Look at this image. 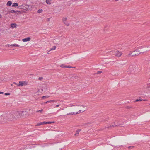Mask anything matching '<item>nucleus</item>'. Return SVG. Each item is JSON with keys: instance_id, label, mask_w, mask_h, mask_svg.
I'll return each mask as SVG.
<instances>
[{"instance_id": "nucleus-35", "label": "nucleus", "mask_w": 150, "mask_h": 150, "mask_svg": "<svg viewBox=\"0 0 150 150\" xmlns=\"http://www.w3.org/2000/svg\"><path fill=\"white\" fill-rule=\"evenodd\" d=\"M43 79V78L42 77H39L38 78V79L40 80H41L42 79Z\"/></svg>"}, {"instance_id": "nucleus-40", "label": "nucleus", "mask_w": 150, "mask_h": 150, "mask_svg": "<svg viewBox=\"0 0 150 150\" xmlns=\"http://www.w3.org/2000/svg\"><path fill=\"white\" fill-rule=\"evenodd\" d=\"M13 84H16V85H17V84H16V83H15V82H13Z\"/></svg>"}, {"instance_id": "nucleus-11", "label": "nucleus", "mask_w": 150, "mask_h": 150, "mask_svg": "<svg viewBox=\"0 0 150 150\" xmlns=\"http://www.w3.org/2000/svg\"><path fill=\"white\" fill-rule=\"evenodd\" d=\"M31 38L30 37H28L26 38L23 39L22 40L23 42H27V41H29L30 40Z\"/></svg>"}, {"instance_id": "nucleus-19", "label": "nucleus", "mask_w": 150, "mask_h": 150, "mask_svg": "<svg viewBox=\"0 0 150 150\" xmlns=\"http://www.w3.org/2000/svg\"><path fill=\"white\" fill-rule=\"evenodd\" d=\"M142 100H144V101H147V100H146V99H145V100H141L140 99H137L136 100V102H137V101H142Z\"/></svg>"}, {"instance_id": "nucleus-28", "label": "nucleus", "mask_w": 150, "mask_h": 150, "mask_svg": "<svg viewBox=\"0 0 150 150\" xmlns=\"http://www.w3.org/2000/svg\"><path fill=\"white\" fill-rule=\"evenodd\" d=\"M42 125V122H41V123H38L36 125V126H40Z\"/></svg>"}, {"instance_id": "nucleus-46", "label": "nucleus", "mask_w": 150, "mask_h": 150, "mask_svg": "<svg viewBox=\"0 0 150 150\" xmlns=\"http://www.w3.org/2000/svg\"><path fill=\"white\" fill-rule=\"evenodd\" d=\"M115 0L116 1H118V0Z\"/></svg>"}, {"instance_id": "nucleus-10", "label": "nucleus", "mask_w": 150, "mask_h": 150, "mask_svg": "<svg viewBox=\"0 0 150 150\" xmlns=\"http://www.w3.org/2000/svg\"><path fill=\"white\" fill-rule=\"evenodd\" d=\"M122 54V53L119 52L118 51H117L115 52V55L118 57H120Z\"/></svg>"}, {"instance_id": "nucleus-31", "label": "nucleus", "mask_w": 150, "mask_h": 150, "mask_svg": "<svg viewBox=\"0 0 150 150\" xmlns=\"http://www.w3.org/2000/svg\"><path fill=\"white\" fill-rule=\"evenodd\" d=\"M134 147V146H129L128 147V149H130V148L132 149V148H133Z\"/></svg>"}, {"instance_id": "nucleus-1", "label": "nucleus", "mask_w": 150, "mask_h": 150, "mask_svg": "<svg viewBox=\"0 0 150 150\" xmlns=\"http://www.w3.org/2000/svg\"><path fill=\"white\" fill-rule=\"evenodd\" d=\"M16 112L15 111H12L9 112L2 114L4 122L11 121L17 119L19 118L18 115H16Z\"/></svg>"}, {"instance_id": "nucleus-20", "label": "nucleus", "mask_w": 150, "mask_h": 150, "mask_svg": "<svg viewBox=\"0 0 150 150\" xmlns=\"http://www.w3.org/2000/svg\"><path fill=\"white\" fill-rule=\"evenodd\" d=\"M12 3L11 1H8L7 3V5L8 6H10L12 4Z\"/></svg>"}, {"instance_id": "nucleus-4", "label": "nucleus", "mask_w": 150, "mask_h": 150, "mask_svg": "<svg viewBox=\"0 0 150 150\" xmlns=\"http://www.w3.org/2000/svg\"><path fill=\"white\" fill-rule=\"evenodd\" d=\"M140 54V52L139 49H136L132 52H130L127 55L128 57H134V56H138Z\"/></svg>"}, {"instance_id": "nucleus-36", "label": "nucleus", "mask_w": 150, "mask_h": 150, "mask_svg": "<svg viewBox=\"0 0 150 150\" xmlns=\"http://www.w3.org/2000/svg\"><path fill=\"white\" fill-rule=\"evenodd\" d=\"M50 101H47V102H45V103H44L45 104H46V103H48V102H50Z\"/></svg>"}, {"instance_id": "nucleus-30", "label": "nucleus", "mask_w": 150, "mask_h": 150, "mask_svg": "<svg viewBox=\"0 0 150 150\" xmlns=\"http://www.w3.org/2000/svg\"><path fill=\"white\" fill-rule=\"evenodd\" d=\"M71 67V66H67L66 67V68H74V67Z\"/></svg>"}, {"instance_id": "nucleus-21", "label": "nucleus", "mask_w": 150, "mask_h": 150, "mask_svg": "<svg viewBox=\"0 0 150 150\" xmlns=\"http://www.w3.org/2000/svg\"><path fill=\"white\" fill-rule=\"evenodd\" d=\"M51 1L52 0H46V2L49 4H50L51 3Z\"/></svg>"}, {"instance_id": "nucleus-42", "label": "nucleus", "mask_w": 150, "mask_h": 150, "mask_svg": "<svg viewBox=\"0 0 150 150\" xmlns=\"http://www.w3.org/2000/svg\"><path fill=\"white\" fill-rule=\"evenodd\" d=\"M99 72L100 73H101L102 72V71H99Z\"/></svg>"}, {"instance_id": "nucleus-45", "label": "nucleus", "mask_w": 150, "mask_h": 150, "mask_svg": "<svg viewBox=\"0 0 150 150\" xmlns=\"http://www.w3.org/2000/svg\"><path fill=\"white\" fill-rule=\"evenodd\" d=\"M39 90H38V91L37 92H39Z\"/></svg>"}, {"instance_id": "nucleus-44", "label": "nucleus", "mask_w": 150, "mask_h": 150, "mask_svg": "<svg viewBox=\"0 0 150 150\" xmlns=\"http://www.w3.org/2000/svg\"><path fill=\"white\" fill-rule=\"evenodd\" d=\"M130 108V107H129H129H127V108Z\"/></svg>"}, {"instance_id": "nucleus-32", "label": "nucleus", "mask_w": 150, "mask_h": 150, "mask_svg": "<svg viewBox=\"0 0 150 150\" xmlns=\"http://www.w3.org/2000/svg\"><path fill=\"white\" fill-rule=\"evenodd\" d=\"M59 106H60V107L61 106H62L61 104L57 105V107H58Z\"/></svg>"}, {"instance_id": "nucleus-7", "label": "nucleus", "mask_w": 150, "mask_h": 150, "mask_svg": "<svg viewBox=\"0 0 150 150\" xmlns=\"http://www.w3.org/2000/svg\"><path fill=\"white\" fill-rule=\"evenodd\" d=\"M27 84V82L26 81H19V83L17 84V86L18 87H21L23 86H26Z\"/></svg>"}, {"instance_id": "nucleus-23", "label": "nucleus", "mask_w": 150, "mask_h": 150, "mask_svg": "<svg viewBox=\"0 0 150 150\" xmlns=\"http://www.w3.org/2000/svg\"><path fill=\"white\" fill-rule=\"evenodd\" d=\"M18 4L17 3H13L12 5L13 7H16L18 6Z\"/></svg>"}, {"instance_id": "nucleus-12", "label": "nucleus", "mask_w": 150, "mask_h": 150, "mask_svg": "<svg viewBox=\"0 0 150 150\" xmlns=\"http://www.w3.org/2000/svg\"><path fill=\"white\" fill-rule=\"evenodd\" d=\"M18 12V11H15L14 10H12L11 11H8L7 13H16V12Z\"/></svg>"}, {"instance_id": "nucleus-33", "label": "nucleus", "mask_w": 150, "mask_h": 150, "mask_svg": "<svg viewBox=\"0 0 150 150\" xmlns=\"http://www.w3.org/2000/svg\"><path fill=\"white\" fill-rule=\"evenodd\" d=\"M10 94V93H6L4 94L5 95H9Z\"/></svg>"}, {"instance_id": "nucleus-6", "label": "nucleus", "mask_w": 150, "mask_h": 150, "mask_svg": "<svg viewBox=\"0 0 150 150\" xmlns=\"http://www.w3.org/2000/svg\"><path fill=\"white\" fill-rule=\"evenodd\" d=\"M64 109L62 106H61L60 108H57V113L58 115L60 116L61 115Z\"/></svg>"}, {"instance_id": "nucleus-43", "label": "nucleus", "mask_w": 150, "mask_h": 150, "mask_svg": "<svg viewBox=\"0 0 150 150\" xmlns=\"http://www.w3.org/2000/svg\"><path fill=\"white\" fill-rule=\"evenodd\" d=\"M41 90V91H42H42H43V90H42V89Z\"/></svg>"}, {"instance_id": "nucleus-34", "label": "nucleus", "mask_w": 150, "mask_h": 150, "mask_svg": "<svg viewBox=\"0 0 150 150\" xmlns=\"http://www.w3.org/2000/svg\"><path fill=\"white\" fill-rule=\"evenodd\" d=\"M42 125L44 124H47V122H42Z\"/></svg>"}, {"instance_id": "nucleus-25", "label": "nucleus", "mask_w": 150, "mask_h": 150, "mask_svg": "<svg viewBox=\"0 0 150 150\" xmlns=\"http://www.w3.org/2000/svg\"><path fill=\"white\" fill-rule=\"evenodd\" d=\"M42 111H43V110L42 109H41V110H37L36 111V112H40V113H42Z\"/></svg>"}, {"instance_id": "nucleus-2", "label": "nucleus", "mask_w": 150, "mask_h": 150, "mask_svg": "<svg viewBox=\"0 0 150 150\" xmlns=\"http://www.w3.org/2000/svg\"><path fill=\"white\" fill-rule=\"evenodd\" d=\"M139 69V67L137 65H134L129 67L127 72L130 74H133L137 72Z\"/></svg>"}, {"instance_id": "nucleus-24", "label": "nucleus", "mask_w": 150, "mask_h": 150, "mask_svg": "<svg viewBox=\"0 0 150 150\" xmlns=\"http://www.w3.org/2000/svg\"><path fill=\"white\" fill-rule=\"evenodd\" d=\"M49 97V96H43L42 97V99H45L47 98H48Z\"/></svg>"}, {"instance_id": "nucleus-29", "label": "nucleus", "mask_w": 150, "mask_h": 150, "mask_svg": "<svg viewBox=\"0 0 150 150\" xmlns=\"http://www.w3.org/2000/svg\"><path fill=\"white\" fill-rule=\"evenodd\" d=\"M43 10L42 9H39L38 11V13H41L42 12Z\"/></svg>"}, {"instance_id": "nucleus-18", "label": "nucleus", "mask_w": 150, "mask_h": 150, "mask_svg": "<svg viewBox=\"0 0 150 150\" xmlns=\"http://www.w3.org/2000/svg\"><path fill=\"white\" fill-rule=\"evenodd\" d=\"M24 8H23V9H25V8H26V9H28L29 8V5H25V4H24Z\"/></svg>"}, {"instance_id": "nucleus-9", "label": "nucleus", "mask_w": 150, "mask_h": 150, "mask_svg": "<svg viewBox=\"0 0 150 150\" xmlns=\"http://www.w3.org/2000/svg\"><path fill=\"white\" fill-rule=\"evenodd\" d=\"M15 111L16 112V115H18V116L22 117L23 116V115H22V113L24 112V111Z\"/></svg>"}, {"instance_id": "nucleus-17", "label": "nucleus", "mask_w": 150, "mask_h": 150, "mask_svg": "<svg viewBox=\"0 0 150 150\" xmlns=\"http://www.w3.org/2000/svg\"><path fill=\"white\" fill-rule=\"evenodd\" d=\"M29 146H30L29 145V144L27 145L26 146H24V147L23 148V150H24V149H25V150L27 149H28L29 148H30Z\"/></svg>"}, {"instance_id": "nucleus-27", "label": "nucleus", "mask_w": 150, "mask_h": 150, "mask_svg": "<svg viewBox=\"0 0 150 150\" xmlns=\"http://www.w3.org/2000/svg\"><path fill=\"white\" fill-rule=\"evenodd\" d=\"M54 122H54V121L47 122V124H50V123H54Z\"/></svg>"}, {"instance_id": "nucleus-3", "label": "nucleus", "mask_w": 150, "mask_h": 150, "mask_svg": "<svg viewBox=\"0 0 150 150\" xmlns=\"http://www.w3.org/2000/svg\"><path fill=\"white\" fill-rule=\"evenodd\" d=\"M70 109L73 112L71 113H69L67 115H74L75 114H77L79 113L78 112V108L77 105H74L71 106V107Z\"/></svg>"}, {"instance_id": "nucleus-15", "label": "nucleus", "mask_w": 150, "mask_h": 150, "mask_svg": "<svg viewBox=\"0 0 150 150\" xmlns=\"http://www.w3.org/2000/svg\"><path fill=\"white\" fill-rule=\"evenodd\" d=\"M17 26V24L16 23H12L11 24V28H16Z\"/></svg>"}, {"instance_id": "nucleus-16", "label": "nucleus", "mask_w": 150, "mask_h": 150, "mask_svg": "<svg viewBox=\"0 0 150 150\" xmlns=\"http://www.w3.org/2000/svg\"><path fill=\"white\" fill-rule=\"evenodd\" d=\"M4 116L2 114H0V121H3L4 122V120L3 117Z\"/></svg>"}, {"instance_id": "nucleus-13", "label": "nucleus", "mask_w": 150, "mask_h": 150, "mask_svg": "<svg viewBox=\"0 0 150 150\" xmlns=\"http://www.w3.org/2000/svg\"><path fill=\"white\" fill-rule=\"evenodd\" d=\"M81 129H79L77 130L76 131V133L74 135L75 136H78L79 135V133L81 131Z\"/></svg>"}, {"instance_id": "nucleus-39", "label": "nucleus", "mask_w": 150, "mask_h": 150, "mask_svg": "<svg viewBox=\"0 0 150 150\" xmlns=\"http://www.w3.org/2000/svg\"><path fill=\"white\" fill-rule=\"evenodd\" d=\"M10 45H11L8 44V45H6V46H10Z\"/></svg>"}, {"instance_id": "nucleus-8", "label": "nucleus", "mask_w": 150, "mask_h": 150, "mask_svg": "<svg viewBox=\"0 0 150 150\" xmlns=\"http://www.w3.org/2000/svg\"><path fill=\"white\" fill-rule=\"evenodd\" d=\"M67 18L66 17H64L62 19L63 22L67 26H69V23L67 21Z\"/></svg>"}, {"instance_id": "nucleus-37", "label": "nucleus", "mask_w": 150, "mask_h": 150, "mask_svg": "<svg viewBox=\"0 0 150 150\" xmlns=\"http://www.w3.org/2000/svg\"><path fill=\"white\" fill-rule=\"evenodd\" d=\"M6 80L5 79V78H4L2 80V81H6Z\"/></svg>"}, {"instance_id": "nucleus-41", "label": "nucleus", "mask_w": 150, "mask_h": 150, "mask_svg": "<svg viewBox=\"0 0 150 150\" xmlns=\"http://www.w3.org/2000/svg\"><path fill=\"white\" fill-rule=\"evenodd\" d=\"M1 17H2L1 16V15L0 14V18H1Z\"/></svg>"}, {"instance_id": "nucleus-38", "label": "nucleus", "mask_w": 150, "mask_h": 150, "mask_svg": "<svg viewBox=\"0 0 150 150\" xmlns=\"http://www.w3.org/2000/svg\"><path fill=\"white\" fill-rule=\"evenodd\" d=\"M4 93V92H0V94H3Z\"/></svg>"}, {"instance_id": "nucleus-26", "label": "nucleus", "mask_w": 150, "mask_h": 150, "mask_svg": "<svg viewBox=\"0 0 150 150\" xmlns=\"http://www.w3.org/2000/svg\"><path fill=\"white\" fill-rule=\"evenodd\" d=\"M67 66H65L64 64H62L61 65L60 67L62 68H66Z\"/></svg>"}, {"instance_id": "nucleus-5", "label": "nucleus", "mask_w": 150, "mask_h": 150, "mask_svg": "<svg viewBox=\"0 0 150 150\" xmlns=\"http://www.w3.org/2000/svg\"><path fill=\"white\" fill-rule=\"evenodd\" d=\"M78 108V112H83L85 111L86 110V108L85 106L81 105H77Z\"/></svg>"}, {"instance_id": "nucleus-14", "label": "nucleus", "mask_w": 150, "mask_h": 150, "mask_svg": "<svg viewBox=\"0 0 150 150\" xmlns=\"http://www.w3.org/2000/svg\"><path fill=\"white\" fill-rule=\"evenodd\" d=\"M56 47L55 46H53L50 49V50L48 51V52H47V53L50 54V51H51L52 50H55L56 49Z\"/></svg>"}, {"instance_id": "nucleus-22", "label": "nucleus", "mask_w": 150, "mask_h": 150, "mask_svg": "<svg viewBox=\"0 0 150 150\" xmlns=\"http://www.w3.org/2000/svg\"><path fill=\"white\" fill-rule=\"evenodd\" d=\"M10 46H12L13 47H18L19 46V45H18L16 44H11L10 45Z\"/></svg>"}]
</instances>
